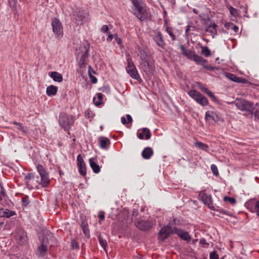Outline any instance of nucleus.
Returning <instances> with one entry per match:
<instances>
[{"instance_id":"1","label":"nucleus","mask_w":259,"mask_h":259,"mask_svg":"<svg viewBox=\"0 0 259 259\" xmlns=\"http://www.w3.org/2000/svg\"><path fill=\"white\" fill-rule=\"evenodd\" d=\"M74 122V117L71 115L62 113L59 115L60 125L65 130H69Z\"/></svg>"},{"instance_id":"2","label":"nucleus","mask_w":259,"mask_h":259,"mask_svg":"<svg viewBox=\"0 0 259 259\" xmlns=\"http://www.w3.org/2000/svg\"><path fill=\"white\" fill-rule=\"evenodd\" d=\"M52 30L56 38H60L63 36V27L61 22L57 18L52 19Z\"/></svg>"},{"instance_id":"3","label":"nucleus","mask_w":259,"mask_h":259,"mask_svg":"<svg viewBox=\"0 0 259 259\" xmlns=\"http://www.w3.org/2000/svg\"><path fill=\"white\" fill-rule=\"evenodd\" d=\"M188 94L197 103L201 106H205L208 104L207 99L196 90H191L188 92Z\"/></svg>"},{"instance_id":"4","label":"nucleus","mask_w":259,"mask_h":259,"mask_svg":"<svg viewBox=\"0 0 259 259\" xmlns=\"http://www.w3.org/2000/svg\"><path fill=\"white\" fill-rule=\"evenodd\" d=\"M140 68L146 74L151 75L155 69V65L153 59H150L143 62H140Z\"/></svg>"},{"instance_id":"5","label":"nucleus","mask_w":259,"mask_h":259,"mask_svg":"<svg viewBox=\"0 0 259 259\" xmlns=\"http://www.w3.org/2000/svg\"><path fill=\"white\" fill-rule=\"evenodd\" d=\"M39 239L40 241V245L38 247L36 254L38 256H43L48 250L49 239L48 237L45 236H40Z\"/></svg>"},{"instance_id":"6","label":"nucleus","mask_w":259,"mask_h":259,"mask_svg":"<svg viewBox=\"0 0 259 259\" xmlns=\"http://www.w3.org/2000/svg\"><path fill=\"white\" fill-rule=\"evenodd\" d=\"M37 170L41 177L40 184L44 187H46L50 183L48 173L41 164H38Z\"/></svg>"},{"instance_id":"7","label":"nucleus","mask_w":259,"mask_h":259,"mask_svg":"<svg viewBox=\"0 0 259 259\" xmlns=\"http://www.w3.org/2000/svg\"><path fill=\"white\" fill-rule=\"evenodd\" d=\"M245 206L250 212L256 213L259 216V200L250 199L245 203Z\"/></svg>"},{"instance_id":"8","label":"nucleus","mask_w":259,"mask_h":259,"mask_svg":"<svg viewBox=\"0 0 259 259\" xmlns=\"http://www.w3.org/2000/svg\"><path fill=\"white\" fill-rule=\"evenodd\" d=\"M171 234H175V227L172 228L167 225L161 229L159 233L158 238L161 241H164Z\"/></svg>"},{"instance_id":"9","label":"nucleus","mask_w":259,"mask_h":259,"mask_svg":"<svg viewBox=\"0 0 259 259\" xmlns=\"http://www.w3.org/2000/svg\"><path fill=\"white\" fill-rule=\"evenodd\" d=\"M132 13L141 21H144L149 17V13L146 4L144 6L133 12Z\"/></svg>"},{"instance_id":"10","label":"nucleus","mask_w":259,"mask_h":259,"mask_svg":"<svg viewBox=\"0 0 259 259\" xmlns=\"http://www.w3.org/2000/svg\"><path fill=\"white\" fill-rule=\"evenodd\" d=\"M234 104L237 108L241 111H250L252 108V105L248 101L242 99H236Z\"/></svg>"},{"instance_id":"11","label":"nucleus","mask_w":259,"mask_h":259,"mask_svg":"<svg viewBox=\"0 0 259 259\" xmlns=\"http://www.w3.org/2000/svg\"><path fill=\"white\" fill-rule=\"evenodd\" d=\"M77 165L79 174L82 176H85L87 174V168L84 160L81 154L78 155L77 157Z\"/></svg>"},{"instance_id":"12","label":"nucleus","mask_w":259,"mask_h":259,"mask_svg":"<svg viewBox=\"0 0 259 259\" xmlns=\"http://www.w3.org/2000/svg\"><path fill=\"white\" fill-rule=\"evenodd\" d=\"M199 197L200 199L210 209H213L214 207L212 206V200L210 195L207 194L204 192H201Z\"/></svg>"},{"instance_id":"13","label":"nucleus","mask_w":259,"mask_h":259,"mask_svg":"<svg viewBox=\"0 0 259 259\" xmlns=\"http://www.w3.org/2000/svg\"><path fill=\"white\" fill-rule=\"evenodd\" d=\"M175 234H176L182 239L189 242L191 237L189 233L185 230L175 227Z\"/></svg>"},{"instance_id":"14","label":"nucleus","mask_w":259,"mask_h":259,"mask_svg":"<svg viewBox=\"0 0 259 259\" xmlns=\"http://www.w3.org/2000/svg\"><path fill=\"white\" fill-rule=\"evenodd\" d=\"M136 227L142 230H147L150 229L153 224L151 221L141 220L136 222Z\"/></svg>"},{"instance_id":"15","label":"nucleus","mask_w":259,"mask_h":259,"mask_svg":"<svg viewBox=\"0 0 259 259\" xmlns=\"http://www.w3.org/2000/svg\"><path fill=\"white\" fill-rule=\"evenodd\" d=\"M89 57V50L85 48V50L83 52L78 54L77 57V60L80 67H83L85 64V61Z\"/></svg>"},{"instance_id":"16","label":"nucleus","mask_w":259,"mask_h":259,"mask_svg":"<svg viewBox=\"0 0 259 259\" xmlns=\"http://www.w3.org/2000/svg\"><path fill=\"white\" fill-rule=\"evenodd\" d=\"M205 119L207 122L211 123L212 121L215 122H218L220 118L215 112L208 111L205 113Z\"/></svg>"},{"instance_id":"17","label":"nucleus","mask_w":259,"mask_h":259,"mask_svg":"<svg viewBox=\"0 0 259 259\" xmlns=\"http://www.w3.org/2000/svg\"><path fill=\"white\" fill-rule=\"evenodd\" d=\"M89 14L88 12L81 11H79L76 17V21L78 24H81L88 20Z\"/></svg>"},{"instance_id":"18","label":"nucleus","mask_w":259,"mask_h":259,"mask_svg":"<svg viewBox=\"0 0 259 259\" xmlns=\"http://www.w3.org/2000/svg\"><path fill=\"white\" fill-rule=\"evenodd\" d=\"M205 31L214 37L217 34V25L214 22H210L207 24Z\"/></svg>"},{"instance_id":"19","label":"nucleus","mask_w":259,"mask_h":259,"mask_svg":"<svg viewBox=\"0 0 259 259\" xmlns=\"http://www.w3.org/2000/svg\"><path fill=\"white\" fill-rule=\"evenodd\" d=\"M153 39L156 44L160 47L163 48L165 45L161 33L159 31H155L153 35Z\"/></svg>"},{"instance_id":"20","label":"nucleus","mask_w":259,"mask_h":259,"mask_svg":"<svg viewBox=\"0 0 259 259\" xmlns=\"http://www.w3.org/2000/svg\"><path fill=\"white\" fill-rule=\"evenodd\" d=\"M126 71L133 78L137 80H141L135 66L130 67V69H126Z\"/></svg>"},{"instance_id":"21","label":"nucleus","mask_w":259,"mask_h":259,"mask_svg":"<svg viewBox=\"0 0 259 259\" xmlns=\"http://www.w3.org/2000/svg\"><path fill=\"white\" fill-rule=\"evenodd\" d=\"M130 1L133 5L132 7V13L146 5L143 0H130Z\"/></svg>"},{"instance_id":"22","label":"nucleus","mask_w":259,"mask_h":259,"mask_svg":"<svg viewBox=\"0 0 259 259\" xmlns=\"http://www.w3.org/2000/svg\"><path fill=\"white\" fill-rule=\"evenodd\" d=\"M100 147L102 149H106L110 144L109 139L106 137H101L99 138Z\"/></svg>"},{"instance_id":"23","label":"nucleus","mask_w":259,"mask_h":259,"mask_svg":"<svg viewBox=\"0 0 259 259\" xmlns=\"http://www.w3.org/2000/svg\"><path fill=\"white\" fill-rule=\"evenodd\" d=\"M16 214V212L8 209H0V217L10 218Z\"/></svg>"},{"instance_id":"24","label":"nucleus","mask_w":259,"mask_h":259,"mask_svg":"<svg viewBox=\"0 0 259 259\" xmlns=\"http://www.w3.org/2000/svg\"><path fill=\"white\" fill-rule=\"evenodd\" d=\"M199 88L203 92L207 94L208 96L209 97L213 102H218V99H217V98L207 88L203 86L199 87Z\"/></svg>"},{"instance_id":"25","label":"nucleus","mask_w":259,"mask_h":259,"mask_svg":"<svg viewBox=\"0 0 259 259\" xmlns=\"http://www.w3.org/2000/svg\"><path fill=\"white\" fill-rule=\"evenodd\" d=\"M49 76L53 79L54 81L61 82L63 80V77L62 75L56 72L53 71L49 73Z\"/></svg>"},{"instance_id":"26","label":"nucleus","mask_w":259,"mask_h":259,"mask_svg":"<svg viewBox=\"0 0 259 259\" xmlns=\"http://www.w3.org/2000/svg\"><path fill=\"white\" fill-rule=\"evenodd\" d=\"M89 163L91 167L95 173L98 174L100 171L99 165L96 163L93 158L89 159Z\"/></svg>"},{"instance_id":"27","label":"nucleus","mask_w":259,"mask_h":259,"mask_svg":"<svg viewBox=\"0 0 259 259\" xmlns=\"http://www.w3.org/2000/svg\"><path fill=\"white\" fill-rule=\"evenodd\" d=\"M153 154V151L151 148L146 147L145 148L142 153V156L144 159H148Z\"/></svg>"},{"instance_id":"28","label":"nucleus","mask_w":259,"mask_h":259,"mask_svg":"<svg viewBox=\"0 0 259 259\" xmlns=\"http://www.w3.org/2000/svg\"><path fill=\"white\" fill-rule=\"evenodd\" d=\"M58 88L55 85H50L47 87L46 93L48 96H54L57 94Z\"/></svg>"},{"instance_id":"29","label":"nucleus","mask_w":259,"mask_h":259,"mask_svg":"<svg viewBox=\"0 0 259 259\" xmlns=\"http://www.w3.org/2000/svg\"><path fill=\"white\" fill-rule=\"evenodd\" d=\"M139 56H140V62H143L146 60L151 59L150 57L147 54L145 50H140Z\"/></svg>"},{"instance_id":"30","label":"nucleus","mask_w":259,"mask_h":259,"mask_svg":"<svg viewBox=\"0 0 259 259\" xmlns=\"http://www.w3.org/2000/svg\"><path fill=\"white\" fill-rule=\"evenodd\" d=\"M192 60L194 61L197 64L200 65H203L204 63H206L207 62L206 60L195 54L193 56V58Z\"/></svg>"},{"instance_id":"31","label":"nucleus","mask_w":259,"mask_h":259,"mask_svg":"<svg viewBox=\"0 0 259 259\" xmlns=\"http://www.w3.org/2000/svg\"><path fill=\"white\" fill-rule=\"evenodd\" d=\"M225 27L228 30L231 29L234 30L235 33L238 32L239 30L238 27L231 22L226 23L225 25Z\"/></svg>"},{"instance_id":"32","label":"nucleus","mask_w":259,"mask_h":259,"mask_svg":"<svg viewBox=\"0 0 259 259\" xmlns=\"http://www.w3.org/2000/svg\"><path fill=\"white\" fill-rule=\"evenodd\" d=\"M80 226H81L82 230L84 234L85 235V236H90V231L88 229V225L87 222L84 221H82L81 222Z\"/></svg>"},{"instance_id":"33","label":"nucleus","mask_w":259,"mask_h":259,"mask_svg":"<svg viewBox=\"0 0 259 259\" xmlns=\"http://www.w3.org/2000/svg\"><path fill=\"white\" fill-rule=\"evenodd\" d=\"M165 31L171 37L172 40H175L176 39V36L174 33V29L172 27L166 26Z\"/></svg>"},{"instance_id":"34","label":"nucleus","mask_w":259,"mask_h":259,"mask_svg":"<svg viewBox=\"0 0 259 259\" xmlns=\"http://www.w3.org/2000/svg\"><path fill=\"white\" fill-rule=\"evenodd\" d=\"M126 119L124 116H122L121 118V123L124 125H125L128 123H131L133 121L132 117L130 115L127 114L126 115Z\"/></svg>"},{"instance_id":"35","label":"nucleus","mask_w":259,"mask_h":259,"mask_svg":"<svg viewBox=\"0 0 259 259\" xmlns=\"http://www.w3.org/2000/svg\"><path fill=\"white\" fill-rule=\"evenodd\" d=\"M195 146H196L200 149L203 150L204 151H207L208 148V146L204 143L201 142H197L195 143Z\"/></svg>"},{"instance_id":"36","label":"nucleus","mask_w":259,"mask_h":259,"mask_svg":"<svg viewBox=\"0 0 259 259\" xmlns=\"http://www.w3.org/2000/svg\"><path fill=\"white\" fill-rule=\"evenodd\" d=\"M201 53L206 57L211 55L210 51L207 47H201Z\"/></svg>"},{"instance_id":"37","label":"nucleus","mask_w":259,"mask_h":259,"mask_svg":"<svg viewBox=\"0 0 259 259\" xmlns=\"http://www.w3.org/2000/svg\"><path fill=\"white\" fill-rule=\"evenodd\" d=\"M97 96L98 99H99V102H96V99L95 98H94L93 102L96 105L98 106V105H101L102 103V101L103 95L102 94L100 93H98L97 94Z\"/></svg>"},{"instance_id":"38","label":"nucleus","mask_w":259,"mask_h":259,"mask_svg":"<svg viewBox=\"0 0 259 259\" xmlns=\"http://www.w3.org/2000/svg\"><path fill=\"white\" fill-rule=\"evenodd\" d=\"M99 241L101 246L105 250V248L107 246V242L105 239H104L101 236H99L98 237Z\"/></svg>"},{"instance_id":"39","label":"nucleus","mask_w":259,"mask_h":259,"mask_svg":"<svg viewBox=\"0 0 259 259\" xmlns=\"http://www.w3.org/2000/svg\"><path fill=\"white\" fill-rule=\"evenodd\" d=\"M229 12H230L231 15L234 17H237L239 15L238 11L236 9H235L232 7H231V6L229 7Z\"/></svg>"},{"instance_id":"40","label":"nucleus","mask_w":259,"mask_h":259,"mask_svg":"<svg viewBox=\"0 0 259 259\" xmlns=\"http://www.w3.org/2000/svg\"><path fill=\"white\" fill-rule=\"evenodd\" d=\"M142 132H143V135H145V139L146 140H148L150 138L151 135L150 131L148 128H143L142 129Z\"/></svg>"},{"instance_id":"41","label":"nucleus","mask_w":259,"mask_h":259,"mask_svg":"<svg viewBox=\"0 0 259 259\" xmlns=\"http://www.w3.org/2000/svg\"><path fill=\"white\" fill-rule=\"evenodd\" d=\"M229 75L230 76L229 77V78L236 82H241V78L240 77H237L236 75H235L233 74H229Z\"/></svg>"},{"instance_id":"42","label":"nucleus","mask_w":259,"mask_h":259,"mask_svg":"<svg viewBox=\"0 0 259 259\" xmlns=\"http://www.w3.org/2000/svg\"><path fill=\"white\" fill-rule=\"evenodd\" d=\"M17 0H9V5L13 10H16Z\"/></svg>"},{"instance_id":"43","label":"nucleus","mask_w":259,"mask_h":259,"mask_svg":"<svg viewBox=\"0 0 259 259\" xmlns=\"http://www.w3.org/2000/svg\"><path fill=\"white\" fill-rule=\"evenodd\" d=\"M13 123L17 125V128L19 131H20L22 133H25V130L24 127L23 126H22V124H21L20 123H19V122H17L16 121H14Z\"/></svg>"},{"instance_id":"44","label":"nucleus","mask_w":259,"mask_h":259,"mask_svg":"<svg viewBox=\"0 0 259 259\" xmlns=\"http://www.w3.org/2000/svg\"><path fill=\"white\" fill-rule=\"evenodd\" d=\"M210 168H211V171L214 175H215L216 176L219 175V171H218V167L215 164H211Z\"/></svg>"},{"instance_id":"45","label":"nucleus","mask_w":259,"mask_h":259,"mask_svg":"<svg viewBox=\"0 0 259 259\" xmlns=\"http://www.w3.org/2000/svg\"><path fill=\"white\" fill-rule=\"evenodd\" d=\"M195 53L194 52L192 51L191 50H189L188 52L185 54V56H187V57L190 59L192 60L193 58V56L194 55Z\"/></svg>"},{"instance_id":"46","label":"nucleus","mask_w":259,"mask_h":259,"mask_svg":"<svg viewBox=\"0 0 259 259\" xmlns=\"http://www.w3.org/2000/svg\"><path fill=\"white\" fill-rule=\"evenodd\" d=\"M224 200L225 201H229L231 204H234L236 202V199L233 197H229L225 196L224 198Z\"/></svg>"},{"instance_id":"47","label":"nucleus","mask_w":259,"mask_h":259,"mask_svg":"<svg viewBox=\"0 0 259 259\" xmlns=\"http://www.w3.org/2000/svg\"><path fill=\"white\" fill-rule=\"evenodd\" d=\"M181 224V222L179 220L177 219H174L173 220L169 223V226H171L172 227L174 225H180Z\"/></svg>"},{"instance_id":"48","label":"nucleus","mask_w":259,"mask_h":259,"mask_svg":"<svg viewBox=\"0 0 259 259\" xmlns=\"http://www.w3.org/2000/svg\"><path fill=\"white\" fill-rule=\"evenodd\" d=\"M210 259H219V255L215 251H212L210 253L209 255Z\"/></svg>"},{"instance_id":"49","label":"nucleus","mask_w":259,"mask_h":259,"mask_svg":"<svg viewBox=\"0 0 259 259\" xmlns=\"http://www.w3.org/2000/svg\"><path fill=\"white\" fill-rule=\"evenodd\" d=\"M101 32L106 33V34L109 33V28L107 25H104L101 28Z\"/></svg>"},{"instance_id":"50","label":"nucleus","mask_w":259,"mask_h":259,"mask_svg":"<svg viewBox=\"0 0 259 259\" xmlns=\"http://www.w3.org/2000/svg\"><path fill=\"white\" fill-rule=\"evenodd\" d=\"M29 203L28 197L26 196L22 198V205L23 206H27Z\"/></svg>"},{"instance_id":"51","label":"nucleus","mask_w":259,"mask_h":259,"mask_svg":"<svg viewBox=\"0 0 259 259\" xmlns=\"http://www.w3.org/2000/svg\"><path fill=\"white\" fill-rule=\"evenodd\" d=\"M195 27L190 25H188L187 26L186 30H185V33L186 34L188 35H189V31L191 30H193L194 29Z\"/></svg>"},{"instance_id":"52","label":"nucleus","mask_w":259,"mask_h":259,"mask_svg":"<svg viewBox=\"0 0 259 259\" xmlns=\"http://www.w3.org/2000/svg\"><path fill=\"white\" fill-rule=\"evenodd\" d=\"M99 217L100 218V220H99V223L100 224H101V221L104 220V219H105V215H104V212L103 211H100L99 212Z\"/></svg>"},{"instance_id":"53","label":"nucleus","mask_w":259,"mask_h":259,"mask_svg":"<svg viewBox=\"0 0 259 259\" xmlns=\"http://www.w3.org/2000/svg\"><path fill=\"white\" fill-rule=\"evenodd\" d=\"M6 193L5 192L4 189L2 188L1 191L0 192V201H2L3 199V198L5 196Z\"/></svg>"},{"instance_id":"54","label":"nucleus","mask_w":259,"mask_h":259,"mask_svg":"<svg viewBox=\"0 0 259 259\" xmlns=\"http://www.w3.org/2000/svg\"><path fill=\"white\" fill-rule=\"evenodd\" d=\"M33 177L32 175L31 174H28L27 175V176L25 177V181L29 183V181L31 180V178Z\"/></svg>"},{"instance_id":"55","label":"nucleus","mask_w":259,"mask_h":259,"mask_svg":"<svg viewBox=\"0 0 259 259\" xmlns=\"http://www.w3.org/2000/svg\"><path fill=\"white\" fill-rule=\"evenodd\" d=\"M181 50L182 51V53L184 55L185 54L188 52L189 50L186 49L183 45H181L180 46Z\"/></svg>"},{"instance_id":"56","label":"nucleus","mask_w":259,"mask_h":259,"mask_svg":"<svg viewBox=\"0 0 259 259\" xmlns=\"http://www.w3.org/2000/svg\"><path fill=\"white\" fill-rule=\"evenodd\" d=\"M107 34L108 35V37L107 38V41H108V42H110L112 40V39L113 38V36L112 34H111L110 33V32H109V33H108Z\"/></svg>"},{"instance_id":"57","label":"nucleus","mask_w":259,"mask_h":259,"mask_svg":"<svg viewBox=\"0 0 259 259\" xmlns=\"http://www.w3.org/2000/svg\"><path fill=\"white\" fill-rule=\"evenodd\" d=\"M254 117L255 118L259 120V108L256 110L254 113Z\"/></svg>"},{"instance_id":"58","label":"nucleus","mask_w":259,"mask_h":259,"mask_svg":"<svg viewBox=\"0 0 259 259\" xmlns=\"http://www.w3.org/2000/svg\"><path fill=\"white\" fill-rule=\"evenodd\" d=\"M135 66L131 60H128V65L126 69H130V67Z\"/></svg>"},{"instance_id":"59","label":"nucleus","mask_w":259,"mask_h":259,"mask_svg":"<svg viewBox=\"0 0 259 259\" xmlns=\"http://www.w3.org/2000/svg\"><path fill=\"white\" fill-rule=\"evenodd\" d=\"M205 64L206 63H204L203 65H202L203 66V67H204L205 68H206L207 69L211 70H213V67H210L208 65H206Z\"/></svg>"},{"instance_id":"60","label":"nucleus","mask_w":259,"mask_h":259,"mask_svg":"<svg viewBox=\"0 0 259 259\" xmlns=\"http://www.w3.org/2000/svg\"><path fill=\"white\" fill-rule=\"evenodd\" d=\"M200 243L201 244H207L208 245V243L206 242V240L204 238H202L200 240Z\"/></svg>"},{"instance_id":"61","label":"nucleus","mask_w":259,"mask_h":259,"mask_svg":"<svg viewBox=\"0 0 259 259\" xmlns=\"http://www.w3.org/2000/svg\"><path fill=\"white\" fill-rule=\"evenodd\" d=\"M137 136H138V137L140 139H144V135H143V132L141 133H138L137 134Z\"/></svg>"},{"instance_id":"62","label":"nucleus","mask_w":259,"mask_h":259,"mask_svg":"<svg viewBox=\"0 0 259 259\" xmlns=\"http://www.w3.org/2000/svg\"><path fill=\"white\" fill-rule=\"evenodd\" d=\"M115 40L117 42V43L119 45H120L122 43L121 39L120 38L118 37L115 38Z\"/></svg>"},{"instance_id":"63","label":"nucleus","mask_w":259,"mask_h":259,"mask_svg":"<svg viewBox=\"0 0 259 259\" xmlns=\"http://www.w3.org/2000/svg\"><path fill=\"white\" fill-rule=\"evenodd\" d=\"M71 245L72 246V248H77L78 246L77 244L74 241L72 242Z\"/></svg>"},{"instance_id":"64","label":"nucleus","mask_w":259,"mask_h":259,"mask_svg":"<svg viewBox=\"0 0 259 259\" xmlns=\"http://www.w3.org/2000/svg\"><path fill=\"white\" fill-rule=\"evenodd\" d=\"M91 77L92 78V81L93 83H96L97 82V79L96 77L93 76H91Z\"/></svg>"}]
</instances>
